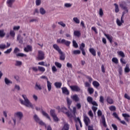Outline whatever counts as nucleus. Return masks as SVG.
<instances>
[{
  "mask_svg": "<svg viewBox=\"0 0 130 130\" xmlns=\"http://www.w3.org/2000/svg\"><path fill=\"white\" fill-rule=\"evenodd\" d=\"M61 90H62V92L63 94H64L67 95H69L70 94V92L67 87H62L61 88Z\"/></svg>",
  "mask_w": 130,
  "mask_h": 130,
  "instance_id": "f3484780",
  "label": "nucleus"
},
{
  "mask_svg": "<svg viewBox=\"0 0 130 130\" xmlns=\"http://www.w3.org/2000/svg\"><path fill=\"white\" fill-rule=\"evenodd\" d=\"M112 61L114 62V63L117 64L119 63L118 59L116 57H113L112 59Z\"/></svg>",
  "mask_w": 130,
  "mask_h": 130,
  "instance_id": "e433bc0d",
  "label": "nucleus"
},
{
  "mask_svg": "<svg viewBox=\"0 0 130 130\" xmlns=\"http://www.w3.org/2000/svg\"><path fill=\"white\" fill-rule=\"evenodd\" d=\"M71 98L76 103L80 102V98L77 94L72 95Z\"/></svg>",
  "mask_w": 130,
  "mask_h": 130,
  "instance_id": "9b49d317",
  "label": "nucleus"
},
{
  "mask_svg": "<svg viewBox=\"0 0 130 130\" xmlns=\"http://www.w3.org/2000/svg\"><path fill=\"white\" fill-rule=\"evenodd\" d=\"M100 102L103 104H104V98L103 96L100 97Z\"/></svg>",
  "mask_w": 130,
  "mask_h": 130,
  "instance_id": "4d7b16f0",
  "label": "nucleus"
},
{
  "mask_svg": "<svg viewBox=\"0 0 130 130\" xmlns=\"http://www.w3.org/2000/svg\"><path fill=\"white\" fill-rule=\"evenodd\" d=\"M60 111L62 112L63 113L65 114L68 117H71V114L70 113L69 111H68V109L65 107H62L60 108Z\"/></svg>",
  "mask_w": 130,
  "mask_h": 130,
  "instance_id": "9d476101",
  "label": "nucleus"
},
{
  "mask_svg": "<svg viewBox=\"0 0 130 130\" xmlns=\"http://www.w3.org/2000/svg\"><path fill=\"white\" fill-rule=\"evenodd\" d=\"M32 70L34 72H37L39 71V68L36 67H32Z\"/></svg>",
  "mask_w": 130,
  "mask_h": 130,
  "instance_id": "69168bd1",
  "label": "nucleus"
},
{
  "mask_svg": "<svg viewBox=\"0 0 130 130\" xmlns=\"http://www.w3.org/2000/svg\"><path fill=\"white\" fill-rule=\"evenodd\" d=\"M88 91L90 94H92L94 93V90L93 88L89 87L88 88Z\"/></svg>",
  "mask_w": 130,
  "mask_h": 130,
  "instance_id": "473e14b6",
  "label": "nucleus"
},
{
  "mask_svg": "<svg viewBox=\"0 0 130 130\" xmlns=\"http://www.w3.org/2000/svg\"><path fill=\"white\" fill-rule=\"evenodd\" d=\"M114 5L115 7V11L116 13H118L119 12V6L117 4H114Z\"/></svg>",
  "mask_w": 130,
  "mask_h": 130,
  "instance_id": "4c0bfd02",
  "label": "nucleus"
},
{
  "mask_svg": "<svg viewBox=\"0 0 130 130\" xmlns=\"http://www.w3.org/2000/svg\"><path fill=\"white\" fill-rule=\"evenodd\" d=\"M22 97L24 100L20 99V104L22 105L25 106L26 107L30 108L31 109H34V107L29 100L27 99V96L25 94H22Z\"/></svg>",
  "mask_w": 130,
  "mask_h": 130,
  "instance_id": "f257e3e1",
  "label": "nucleus"
},
{
  "mask_svg": "<svg viewBox=\"0 0 130 130\" xmlns=\"http://www.w3.org/2000/svg\"><path fill=\"white\" fill-rule=\"evenodd\" d=\"M84 86L86 88H90L91 86V83L88 82H85L84 83Z\"/></svg>",
  "mask_w": 130,
  "mask_h": 130,
  "instance_id": "c03bdc74",
  "label": "nucleus"
},
{
  "mask_svg": "<svg viewBox=\"0 0 130 130\" xmlns=\"http://www.w3.org/2000/svg\"><path fill=\"white\" fill-rule=\"evenodd\" d=\"M22 62L21 61H16V63L15 64V66L16 67H19V66H22Z\"/></svg>",
  "mask_w": 130,
  "mask_h": 130,
  "instance_id": "09e8293b",
  "label": "nucleus"
},
{
  "mask_svg": "<svg viewBox=\"0 0 130 130\" xmlns=\"http://www.w3.org/2000/svg\"><path fill=\"white\" fill-rule=\"evenodd\" d=\"M34 118L35 121L37 123H38L39 125H42V126L45 125V126L46 127V124H45V123H44L43 121L40 120V119L38 117V116H37V115H35L34 116Z\"/></svg>",
  "mask_w": 130,
  "mask_h": 130,
  "instance_id": "0eeeda50",
  "label": "nucleus"
},
{
  "mask_svg": "<svg viewBox=\"0 0 130 130\" xmlns=\"http://www.w3.org/2000/svg\"><path fill=\"white\" fill-rule=\"evenodd\" d=\"M89 51L90 53L93 55V56H96V51L94 48H91L89 49Z\"/></svg>",
  "mask_w": 130,
  "mask_h": 130,
  "instance_id": "b1692460",
  "label": "nucleus"
},
{
  "mask_svg": "<svg viewBox=\"0 0 130 130\" xmlns=\"http://www.w3.org/2000/svg\"><path fill=\"white\" fill-rule=\"evenodd\" d=\"M11 51H12V48H10L7 49L6 51H4V53L5 54H9V53H11Z\"/></svg>",
  "mask_w": 130,
  "mask_h": 130,
  "instance_id": "ea45409f",
  "label": "nucleus"
},
{
  "mask_svg": "<svg viewBox=\"0 0 130 130\" xmlns=\"http://www.w3.org/2000/svg\"><path fill=\"white\" fill-rule=\"evenodd\" d=\"M67 68H69L70 69H73V65L72 63H71L70 62H67Z\"/></svg>",
  "mask_w": 130,
  "mask_h": 130,
  "instance_id": "0e129e2a",
  "label": "nucleus"
},
{
  "mask_svg": "<svg viewBox=\"0 0 130 130\" xmlns=\"http://www.w3.org/2000/svg\"><path fill=\"white\" fill-rule=\"evenodd\" d=\"M105 36L106 37V38L108 39V40H109L110 43H112L113 38L112 36H110L109 35H108V34H105Z\"/></svg>",
  "mask_w": 130,
  "mask_h": 130,
  "instance_id": "412c9836",
  "label": "nucleus"
},
{
  "mask_svg": "<svg viewBox=\"0 0 130 130\" xmlns=\"http://www.w3.org/2000/svg\"><path fill=\"white\" fill-rule=\"evenodd\" d=\"M106 102L109 105H112L114 104V100L110 96H108L107 98Z\"/></svg>",
  "mask_w": 130,
  "mask_h": 130,
  "instance_id": "dca6fc26",
  "label": "nucleus"
},
{
  "mask_svg": "<svg viewBox=\"0 0 130 130\" xmlns=\"http://www.w3.org/2000/svg\"><path fill=\"white\" fill-rule=\"evenodd\" d=\"M54 64L55 66H56L57 68H58L59 69H61L62 67V64L58 62H55Z\"/></svg>",
  "mask_w": 130,
  "mask_h": 130,
  "instance_id": "72a5a7b5",
  "label": "nucleus"
},
{
  "mask_svg": "<svg viewBox=\"0 0 130 130\" xmlns=\"http://www.w3.org/2000/svg\"><path fill=\"white\" fill-rule=\"evenodd\" d=\"M122 116L124 118V120L128 122L129 121L130 115L127 113H123Z\"/></svg>",
  "mask_w": 130,
  "mask_h": 130,
  "instance_id": "4468645a",
  "label": "nucleus"
},
{
  "mask_svg": "<svg viewBox=\"0 0 130 130\" xmlns=\"http://www.w3.org/2000/svg\"><path fill=\"white\" fill-rule=\"evenodd\" d=\"M40 13L42 15H44L46 13V11L43 8H41L40 9Z\"/></svg>",
  "mask_w": 130,
  "mask_h": 130,
  "instance_id": "79ce46f5",
  "label": "nucleus"
},
{
  "mask_svg": "<svg viewBox=\"0 0 130 130\" xmlns=\"http://www.w3.org/2000/svg\"><path fill=\"white\" fill-rule=\"evenodd\" d=\"M10 36H11V37H15V32H14V30H10Z\"/></svg>",
  "mask_w": 130,
  "mask_h": 130,
  "instance_id": "052dcab7",
  "label": "nucleus"
},
{
  "mask_svg": "<svg viewBox=\"0 0 130 130\" xmlns=\"http://www.w3.org/2000/svg\"><path fill=\"white\" fill-rule=\"evenodd\" d=\"M42 115L45 116L47 119H48L49 120L51 121V119L50 117V116L48 114H47L46 112H45L44 111H42Z\"/></svg>",
  "mask_w": 130,
  "mask_h": 130,
  "instance_id": "aec40b11",
  "label": "nucleus"
},
{
  "mask_svg": "<svg viewBox=\"0 0 130 130\" xmlns=\"http://www.w3.org/2000/svg\"><path fill=\"white\" fill-rule=\"evenodd\" d=\"M92 85L95 88H98L100 86V84L99 83V82L96 81H94L92 82Z\"/></svg>",
  "mask_w": 130,
  "mask_h": 130,
  "instance_id": "5701e85b",
  "label": "nucleus"
},
{
  "mask_svg": "<svg viewBox=\"0 0 130 130\" xmlns=\"http://www.w3.org/2000/svg\"><path fill=\"white\" fill-rule=\"evenodd\" d=\"M71 90L73 92H79L81 91V89L78 85H71L70 86Z\"/></svg>",
  "mask_w": 130,
  "mask_h": 130,
  "instance_id": "1a4fd4ad",
  "label": "nucleus"
},
{
  "mask_svg": "<svg viewBox=\"0 0 130 130\" xmlns=\"http://www.w3.org/2000/svg\"><path fill=\"white\" fill-rule=\"evenodd\" d=\"M67 105H68V108L70 109L72 102L70 100V99H67Z\"/></svg>",
  "mask_w": 130,
  "mask_h": 130,
  "instance_id": "c9c22d12",
  "label": "nucleus"
},
{
  "mask_svg": "<svg viewBox=\"0 0 130 130\" xmlns=\"http://www.w3.org/2000/svg\"><path fill=\"white\" fill-rule=\"evenodd\" d=\"M55 111L54 110H52L51 109L50 111V116L53 117L55 116H56V114H55Z\"/></svg>",
  "mask_w": 130,
  "mask_h": 130,
  "instance_id": "7c9ffc66",
  "label": "nucleus"
},
{
  "mask_svg": "<svg viewBox=\"0 0 130 130\" xmlns=\"http://www.w3.org/2000/svg\"><path fill=\"white\" fill-rule=\"evenodd\" d=\"M74 36H76V37H79L81 36V34L80 31L76 30L74 32Z\"/></svg>",
  "mask_w": 130,
  "mask_h": 130,
  "instance_id": "c756f323",
  "label": "nucleus"
},
{
  "mask_svg": "<svg viewBox=\"0 0 130 130\" xmlns=\"http://www.w3.org/2000/svg\"><path fill=\"white\" fill-rule=\"evenodd\" d=\"M52 118L55 122H58L59 121V119L57 117V115H55V116H53Z\"/></svg>",
  "mask_w": 130,
  "mask_h": 130,
  "instance_id": "6e6d98bb",
  "label": "nucleus"
},
{
  "mask_svg": "<svg viewBox=\"0 0 130 130\" xmlns=\"http://www.w3.org/2000/svg\"><path fill=\"white\" fill-rule=\"evenodd\" d=\"M54 86L56 88H60L62 86V83L61 82H55Z\"/></svg>",
  "mask_w": 130,
  "mask_h": 130,
  "instance_id": "a878e982",
  "label": "nucleus"
},
{
  "mask_svg": "<svg viewBox=\"0 0 130 130\" xmlns=\"http://www.w3.org/2000/svg\"><path fill=\"white\" fill-rule=\"evenodd\" d=\"M124 72L125 73H129L130 72V68L129 67V64H126V66L124 68Z\"/></svg>",
  "mask_w": 130,
  "mask_h": 130,
  "instance_id": "c85d7f7f",
  "label": "nucleus"
},
{
  "mask_svg": "<svg viewBox=\"0 0 130 130\" xmlns=\"http://www.w3.org/2000/svg\"><path fill=\"white\" fill-rule=\"evenodd\" d=\"M73 20L76 23H80V20L77 17L73 18Z\"/></svg>",
  "mask_w": 130,
  "mask_h": 130,
  "instance_id": "603ef678",
  "label": "nucleus"
},
{
  "mask_svg": "<svg viewBox=\"0 0 130 130\" xmlns=\"http://www.w3.org/2000/svg\"><path fill=\"white\" fill-rule=\"evenodd\" d=\"M86 78L88 80V81H89V83L91 84V82L93 81V79L92 78V77L89 76H86Z\"/></svg>",
  "mask_w": 130,
  "mask_h": 130,
  "instance_id": "37998d69",
  "label": "nucleus"
},
{
  "mask_svg": "<svg viewBox=\"0 0 130 130\" xmlns=\"http://www.w3.org/2000/svg\"><path fill=\"white\" fill-rule=\"evenodd\" d=\"M118 55L121 56V57H124L125 56L124 53L122 51H119L117 52Z\"/></svg>",
  "mask_w": 130,
  "mask_h": 130,
  "instance_id": "2f4dec72",
  "label": "nucleus"
},
{
  "mask_svg": "<svg viewBox=\"0 0 130 130\" xmlns=\"http://www.w3.org/2000/svg\"><path fill=\"white\" fill-rule=\"evenodd\" d=\"M32 48L30 45H27L26 47L24 48V51H25V52H29V51H32Z\"/></svg>",
  "mask_w": 130,
  "mask_h": 130,
  "instance_id": "2eb2a0df",
  "label": "nucleus"
},
{
  "mask_svg": "<svg viewBox=\"0 0 130 130\" xmlns=\"http://www.w3.org/2000/svg\"><path fill=\"white\" fill-rule=\"evenodd\" d=\"M6 34L3 30H0V37L3 38L5 36Z\"/></svg>",
  "mask_w": 130,
  "mask_h": 130,
  "instance_id": "3c124183",
  "label": "nucleus"
},
{
  "mask_svg": "<svg viewBox=\"0 0 130 130\" xmlns=\"http://www.w3.org/2000/svg\"><path fill=\"white\" fill-rule=\"evenodd\" d=\"M5 84L9 85V84H12V82L9 80L7 78H5Z\"/></svg>",
  "mask_w": 130,
  "mask_h": 130,
  "instance_id": "49530a36",
  "label": "nucleus"
},
{
  "mask_svg": "<svg viewBox=\"0 0 130 130\" xmlns=\"http://www.w3.org/2000/svg\"><path fill=\"white\" fill-rule=\"evenodd\" d=\"M53 48H54V49H55V50L57 51L59 54H60V56H59L60 60H64L66 59V55L61 51V49L58 46V45L56 44H53Z\"/></svg>",
  "mask_w": 130,
  "mask_h": 130,
  "instance_id": "f03ea898",
  "label": "nucleus"
},
{
  "mask_svg": "<svg viewBox=\"0 0 130 130\" xmlns=\"http://www.w3.org/2000/svg\"><path fill=\"white\" fill-rule=\"evenodd\" d=\"M37 58L38 60H43L45 59V53L43 51H38V54Z\"/></svg>",
  "mask_w": 130,
  "mask_h": 130,
  "instance_id": "423d86ee",
  "label": "nucleus"
},
{
  "mask_svg": "<svg viewBox=\"0 0 130 130\" xmlns=\"http://www.w3.org/2000/svg\"><path fill=\"white\" fill-rule=\"evenodd\" d=\"M15 2V0H7V5L9 7H12L13 3Z\"/></svg>",
  "mask_w": 130,
  "mask_h": 130,
  "instance_id": "bb28decb",
  "label": "nucleus"
},
{
  "mask_svg": "<svg viewBox=\"0 0 130 130\" xmlns=\"http://www.w3.org/2000/svg\"><path fill=\"white\" fill-rule=\"evenodd\" d=\"M20 50L19 48H18V47H15L13 50V53H14V54H16V56L17 57H23L24 56H26V54H24L22 53H17L18 52H20Z\"/></svg>",
  "mask_w": 130,
  "mask_h": 130,
  "instance_id": "20e7f679",
  "label": "nucleus"
},
{
  "mask_svg": "<svg viewBox=\"0 0 130 130\" xmlns=\"http://www.w3.org/2000/svg\"><path fill=\"white\" fill-rule=\"evenodd\" d=\"M116 23L118 26H121L123 23L119 19H117Z\"/></svg>",
  "mask_w": 130,
  "mask_h": 130,
  "instance_id": "13d9d810",
  "label": "nucleus"
},
{
  "mask_svg": "<svg viewBox=\"0 0 130 130\" xmlns=\"http://www.w3.org/2000/svg\"><path fill=\"white\" fill-rule=\"evenodd\" d=\"M38 71L41 72L42 73H43L46 71V69L43 67L38 66Z\"/></svg>",
  "mask_w": 130,
  "mask_h": 130,
  "instance_id": "393cba45",
  "label": "nucleus"
},
{
  "mask_svg": "<svg viewBox=\"0 0 130 130\" xmlns=\"http://www.w3.org/2000/svg\"><path fill=\"white\" fill-rule=\"evenodd\" d=\"M97 114H98V117H101V116L102 117V116H103V113H102V111L100 110H99L98 111Z\"/></svg>",
  "mask_w": 130,
  "mask_h": 130,
  "instance_id": "5fc2aeb1",
  "label": "nucleus"
},
{
  "mask_svg": "<svg viewBox=\"0 0 130 130\" xmlns=\"http://www.w3.org/2000/svg\"><path fill=\"white\" fill-rule=\"evenodd\" d=\"M14 116H16L20 120H21L23 117V113L21 112H17L15 113Z\"/></svg>",
  "mask_w": 130,
  "mask_h": 130,
  "instance_id": "a211bd4d",
  "label": "nucleus"
},
{
  "mask_svg": "<svg viewBox=\"0 0 130 130\" xmlns=\"http://www.w3.org/2000/svg\"><path fill=\"white\" fill-rule=\"evenodd\" d=\"M57 43H61V44H64L66 46H70L71 42L66 40L65 39H58L56 40Z\"/></svg>",
  "mask_w": 130,
  "mask_h": 130,
  "instance_id": "39448f33",
  "label": "nucleus"
},
{
  "mask_svg": "<svg viewBox=\"0 0 130 130\" xmlns=\"http://www.w3.org/2000/svg\"><path fill=\"white\" fill-rule=\"evenodd\" d=\"M109 109L111 111H115L116 110V108L114 106H111L110 107H109Z\"/></svg>",
  "mask_w": 130,
  "mask_h": 130,
  "instance_id": "58836bf2",
  "label": "nucleus"
},
{
  "mask_svg": "<svg viewBox=\"0 0 130 130\" xmlns=\"http://www.w3.org/2000/svg\"><path fill=\"white\" fill-rule=\"evenodd\" d=\"M124 98L127 100H130V96L127 93L124 94Z\"/></svg>",
  "mask_w": 130,
  "mask_h": 130,
  "instance_id": "338daca9",
  "label": "nucleus"
},
{
  "mask_svg": "<svg viewBox=\"0 0 130 130\" xmlns=\"http://www.w3.org/2000/svg\"><path fill=\"white\" fill-rule=\"evenodd\" d=\"M70 125L68 123H65L61 130H69Z\"/></svg>",
  "mask_w": 130,
  "mask_h": 130,
  "instance_id": "cd10ccee",
  "label": "nucleus"
},
{
  "mask_svg": "<svg viewBox=\"0 0 130 130\" xmlns=\"http://www.w3.org/2000/svg\"><path fill=\"white\" fill-rule=\"evenodd\" d=\"M81 51L79 50H75L73 51V54H80Z\"/></svg>",
  "mask_w": 130,
  "mask_h": 130,
  "instance_id": "a18cd8bd",
  "label": "nucleus"
},
{
  "mask_svg": "<svg viewBox=\"0 0 130 130\" xmlns=\"http://www.w3.org/2000/svg\"><path fill=\"white\" fill-rule=\"evenodd\" d=\"M82 106L80 103H78L76 104V108L78 110H80L81 109Z\"/></svg>",
  "mask_w": 130,
  "mask_h": 130,
  "instance_id": "bf43d9fd",
  "label": "nucleus"
},
{
  "mask_svg": "<svg viewBox=\"0 0 130 130\" xmlns=\"http://www.w3.org/2000/svg\"><path fill=\"white\" fill-rule=\"evenodd\" d=\"M120 7L122 8L123 10H126V12H128V10L127 7H126V4L125 2H123L122 4L120 5Z\"/></svg>",
  "mask_w": 130,
  "mask_h": 130,
  "instance_id": "f8f14e48",
  "label": "nucleus"
},
{
  "mask_svg": "<svg viewBox=\"0 0 130 130\" xmlns=\"http://www.w3.org/2000/svg\"><path fill=\"white\" fill-rule=\"evenodd\" d=\"M99 15L100 16L102 17L104 15V12L102 8L100 9L99 10Z\"/></svg>",
  "mask_w": 130,
  "mask_h": 130,
  "instance_id": "680f3d73",
  "label": "nucleus"
},
{
  "mask_svg": "<svg viewBox=\"0 0 130 130\" xmlns=\"http://www.w3.org/2000/svg\"><path fill=\"white\" fill-rule=\"evenodd\" d=\"M85 47V45L84 43H82L81 44V45H80V50H83V49H84Z\"/></svg>",
  "mask_w": 130,
  "mask_h": 130,
  "instance_id": "8fccbe9b",
  "label": "nucleus"
},
{
  "mask_svg": "<svg viewBox=\"0 0 130 130\" xmlns=\"http://www.w3.org/2000/svg\"><path fill=\"white\" fill-rule=\"evenodd\" d=\"M73 47H75V48H78V45L76 42V41L75 40L73 41Z\"/></svg>",
  "mask_w": 130,
  "mask_h": 130,
  "instance_id": "de8ad7c7",
  "label": "nucleus"
},
{
  "mask_svg": "<svg viewBox=\"0 0 130 130\" xmlns=\"http://www.w3.org/2000/svg\"><path fill=\"white\" fill-rule=\"evenodd\" d=\"M35 89L36 90H41L42 88L40 84L36 83L35 84Z\"/></svg>",
  "mask_w": 130,
  "mask_h": 130,
  "instance_id": "4be33fe9",
  "label": "nucleus"
},
{
  "mask_svg": "<svg viewBox=\"0 0 130 130\" xmlns=\"http://www.w3.org/2000/svg\"><path fill=\"white\" fill-rule=\"evenodd\" d=\"M83 121L85 125L88 126V130H94L93 129V125H89L90 123V119L87 116H84Z\"/></svg>",
  "mask_w": 130,
  "mask_h": 130,
  "instance_id": "7ed1b4c3",
  "label": "nucleus"
},
{
  "mask_svg": "<svg viewBox=\"0 0 130 130\" xmlns=\"http://www.w3.org/2000/svg\"><path fill=\"white\" fill-rule=\"evenodd\" d=\"M34 118L35 121L37 123H38L39 125H42V126L45 125V126L46 127V124H45V123H44L43 121L40 120V119L38 117V116H37V115H35L34 116Z\"/></svg>",
  "mask_w": 130,
  "mask_h": 130,
  "instance_id": "6e6552de",
  "label": "nucleus"
},
{
  "mask_svg": "<svg viewBox=\"0 0 130 130\" xmlns=\"http://www.w3.org/2000/svg\"><path fill=\"white\" fill-rule=\"evenodd\" d=\"M72 6V4H69V3H66L64 4V7L66 8H70Z\"/></svg>",
  "mask_w": 130,
  "mask_h": 130,
  "instance_id": "774afa93",
  "label": "nucleus"
},
{
  "mask_svg": "<svg viewBox=\"0 0 130 130\" xmlns=\"http://www.w3.org/2000/svg\"><path fill=\"white\" fill-rule=\"evenodd\" d=\"M7 48V46L5 44H0V49H5Z\"/></svg>",
  "mask_w": 130,
  "mask_h": 130,
  "instance_id": "864d4df0",
  "label": "nucleus"
},
{
  "mask_svg": "<svg viewBox=\"0 0 130 130\" xmlns=\"http://www.w3.org/2000/svg\"><path fill=\"white\" fill-rule=\"evenodd\" d=\"M102 118V124L103 125V126L105 128L107 127V124L106 123V118L105 117V115H102L101 117Z\"/></svg>",
  "mask_w": 130,
  "mask_h": 130,
  "instance_id": "ddd939ff",
  "label": "nucleus"
},
{
  "mask_svg": "<svg viewBox=\"0 0 130 130\" xmlns=\"http://www.w3.org/2000/svg\"><path fill=\"white\" fill-rule=\"evenodd\" d=\"M58 24L59 25H60L61 26H62L63 27H66V25L65 23H64L62 21H60V22H58Z\"/></svg>",
  "mask_w": 130,
  "mask_h": 130,
  "instance_id": "e2e57ef3",
  "label": "nucleus"
},
{
  "mask_svg": "<svg viewBox=\"0 0 130 130\" xmlns=\"http://www.w3.org/2000/svg\"><path fill=\"white\" fill-rule=\"evenodd\" d=\"M87 101L89 104H91V103H92L93 98L92 97H91V96H88L87 98Z\"/></svg>",
  "mask_w": 130,
  "mask_h": 130,
  "instance_id": "a19ab883",
  "label": "nucleus"
},
{
  "mask_svg": "<svg viewBox=\"0 0 130 130\" xmlns=\"http://www.w3.org/2000/svg\"><path fill=\"white\" fill-rule=\"evenodd\" d=\"M47 86L48 91L50 92L52 89V83L49 80L47 81Z\"/></svg>",
  "mask_w": 130,
  "mask_h": 130,
  "instance_id": "6ab92c4d",
  "label": "nucleus"
},
{
  "mask_svg": "<svg viewBox=\"0 0 130 130\" xmlns=\"http://www.w3.org/2000/svg\"><path fill=\"white\" fill-rule=\"evenodd\" d=\"M113 116L115 117V118H116L118 121L121 120V119L120 118V117L118 116V114L116 112H114L113 113Z\"/></svg>",
  "mask_w": 130,
  "mask_h": 130,
  "instance_id": "f704fd0d",
  "label": "nucleus"
}]
</instances>
